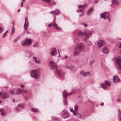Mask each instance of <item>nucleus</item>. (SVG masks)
<instances>
[{
	"label": "nucleus",
	"mask_w": 121,
	"mask_h": 121,
	"mask_svg": "<svg viewBox=\"0 0 121 121\" xmlns=\"http://www.w3.org/2000/svg\"><path fill=\"white\" fill-rule=\"evenodd\" d=\"M26 31L27 32V33H28V34H29V32L28 31L27 29H26Z\"/></svg>",
	"instance_id": "69168bd1"
},
{
	"label": "nucleus",
	"mask_w": 121,
	"mask_h": 121,
	"mask_svg": "<svg viewBox=\"0 0 121 121\" xmlns=\"http://www.w3.org/2000/svg\"><path fill=\"white\" fill-rule=\"evenodd\" d=\"M9 96V94L7 93L2 92H0V98L2 99H8Z\"/></svg>",
	"instance_id": "423d86ee"
},
{
	"label": "nucleus",
	"mask_w": 121,
	"mask_h": 121,
	"mask_svg": "<svg viewBox=\"0 0 121 121\" xmlns=\"http://www.w3.org/2000/svg\"><path fill=\"white\" fill-rule=\"evenodd\" d=\"M25 0H22V3L23 2H24L25 1Z\"/></svg>",
	"instance_id": "0e129e2a"
},
{
	"label": "nucleus",
	"mask_w": 121,
	"mask_h": 121,
	"mask_svg": "<svg viewBox=\"0 0 121 121\" xmlns=\"http://www.w3.org/2000/svg\"><path fill=\"white\" fill-rule=\"evenodd\" d=\"M65 90L63 92L62 94H63V102L65 105H66L67 104V97L68 95H70L72 93H65Z\"/></svg>",
	"instance_id": "0eeeda50"
},
{
	"label": "nucleus",
	"mask_w": 121,
	"mask_h": 121,
	"mask_svg": "<svg viewBox=\"0 0 121 121\" xmlns=\"http://www.w3.org/2000/svg\"><path fill=\"white\" fill-rule=\"evenodd\" d=\"M102 52L103 53L105 54H107L109 52V51L108 50V49L106 47H104L103 48L102 50Z\"/></svg>",
	"instance_id": "5701e85b"
},
{
	"label": "nucleus",
	"mask_w": 121,
	"mask_h": 121,
	"mask_svg": "<svg viewBox=\"0 0 121 121\" xmlns=\"http://www.w3.org/2000/svg\"><path fill=\"white\" fill-rule=\"evenodd\" d=\"M86 6V4H85L84 5H81V7L82 8L84 7L85 6Z\"/></svg>",
	"instance_id": "3c124183"
},
{
	"label": "nucleus",
	"mask_w": 121,
	"mask_h": 121,
	"mask_svg": "<svg viewBox=\"0 0 121 121\" xmlns=\"http://www.w3.org/2000/svg\"><path fill=\"white\" fill-rule=\"evenodd\" d=\"M79 11L80 12H82L83 11V10L82 9L79 10Z\"/></svg>",
	"instance_id": "052dcab7"
},
{
	"label": "nucleus",
	"mask_w": 121,
	"mask_h": 121,
	"mask_svg": "<svg viewBox=\"0 0 121 121\" xmlns=\"http://www.w3.org/2000/svg\"><path fill=\"white\" fill-rule=\"evenodd\" d=\"M20 37V36H17L15 39L13 40V41L14 43H16Z\"/></svg>",
	"instance_id": "f704fd0d"
},
{
	"label": "nucleus",
	"mask_w": 121,
	"mask_h": 121,
	"mask_svg": "<svg viewBox=\"0 0 121 121\" xmlns=\"http://www.w3.org/2000/svg\"><path fill=\"white\" fill-rule=\"evenodd\" d=\"M85 48L84 45L82 43L77 44L73 49V53L74 55L76 56L80 52L84 49Z\"/></svg>",
	"instance_id": "f257e3e1"
},
{
	"label": "nucleus",
	"mask_w": 121,
	"mask_h": 121,
	"mask_svg": "<svg viewBox=\"0 0 121 121\" xmlns=\"http://www.w3.org/2000/svg\"><path fill=\"white\" fill-rule=\"evenodd\" d=\"M51 54L52 56L55 55L57 53V50L56 49L54 48H52L51 51Z\"/></svg>",
	"instance_id": "6ab92c4d"
},
{
	"label": "nucleus",
	"mask_w": 121,
	"mask_h": 121,
	"mask_svg": "<svg viewBox=\"0 0 121 121\" xmlns=\"http://www.w3.org/2000/svg\"><path fill=\"white\" fill-rule=\"evenodd\" d=\"M11 23L13 25L12 26H13V27H14V26L15 25V21H13L12 22H11Z\"/></svg>",
	"instance_id": "37998d69"
},
{
	"label": "nucleus",
	"mask_w": 121,
	"mask_h": 121,
	"mask_svg": "<svg viewBox=\"0 0 121 121\" xmlns=\"http://www.w3.org/2000/svg\"><path fill=\"white\" fill-rule=\"evenodd\" d=\"M31 110L34 112H38V110L33 108H31Z\"/></svg>",
	"instance_id": "c9c22d12"
},
{
	"label": "nucleus",
	"mask_w": 121,
	"mask_h": 121,
	"mask_svg": "<svg viewBox=\"0 0 121 121\" xmlns=\"http://www.w3.org/2000/svg\"><path fill=\"white\" fill-rule=\"evenodd\" d=\"M100 104L101 106L103 105H104V103H101Z\"/></svg>",
	"instance_id": "5fc2aeb1"
},
{
	"label": "nucleus",
	"mask_w": 121,
	"mask_h": 121,
	"mask_svg": "<svg viewBox=\"0 0 121 121\" xmlns=\"http://www.w3.org/2000/svg\"><path fill=\"white\" fill-rule=\"evenodd\" d=\"M53 4H56V2H53Z\"/></svg>",
	"instance_id": "4d7b16f0"
},
{
	"label": "nucleus",
	"mask_w": 121,
	"mask_h": 121,
	"mask_svg": "<svg viewBox=\"0 0 121 121\" xmlns=\"http://www.w3.org/2000/svg\"><path fill=\"white\" fill-rule=\"evenodd\" d=\"M16 89V92H17V93H16L17 95L20 94H21L22 93V89L19 88H17Z\"/></svg>",
	"instance_id": "bb28decb"
},
{
	"label": "nucleus",
	"mask_w": 121,
	"mask_h": 121,
	"mask_svg": "<svg viewBox=\"0 0 121 121\" xmlns=\"http://www.w3.org/2000/svg\"><path fill=\"white\" fill-rule=\"evenodd\" d=\"M94 60H91L90 62V64L91 65H92L93 64L94 62Z\"/></svg>",
	"instance_id": "ea45409f"
},
{
	"label": "nucleus",
	"mask_w": 121,
	"mask_h": 121,
	"mask_svg": "<svg viewBox=\"0 0 121 121\" xmlns=\"http://www.w3.org/2000/svg\"><path fill=\"white\" fill-rule=\"evenodd\" d=\"M32 41L30 39H26L24 40L22 42V44L23 46L26 45L27 46H30L32 43Z\"/></svg>",
	"instance_id": "39448f33"
},
{
	"label": "nucleus",
	"mask_w": 121,
	"mask_h": 121,
	"mask_svg": "<svg viewBox=\"0 0 121 121\" xmlns=\"http://www.w3.org/2000/svg\"><path fill=\"white\" fill-rule=\"evenodd\" d=\"M40 74V71L38 69L32 70L30 71V75L31 77L36 79H38L39 78Z\"/></svg>",
	"instance_id": "7ed1b4c3"
},
{
	"label": "nucleus",
	"mask_w": 121,
	"mask_h": 121,
	"mask_svg": "<svg viewBox=\"0 0 121 121\" xmlns=\"http://www.w3.org/2000/svg\"><path fill=\"white\" fill-rule=\"evenodd\" d=\"M100 87H101L103 89H106L107 88V86L103 83H102L100 86Z\"/></svg>",
	"instance_id": "c756f323"
},
{
	"label": "nucleus",
	"mask_w": 121,
	"mask_h": 121,
	"mask_svg": "<svg viewBox=\"0 0 121 121\" xmlns=\"http://www.w3.org/2000/svg\"><path fill=\"white\" fill-rule=\"evenodd\" d=\"M79 10L78 9V10H77V12H79Z\"/></svg>",
	"instance_id": "774afa93"
},
{
	"label": "nucleus",
	"mask_w": 121,
	"mask_h": 121,
	"mask_svg": "<svg viewBox=\"0 0 121 121\" xmlns=\"http://www.w3.org/2000/svg\"><path fill=\"white\" fill-rule=\"evenodd\" d=\"M83 13H82L81 15H79V16H80V17H81V16H82V15H83Z\"/></svg>",
	"instance_id": "680f3d73"
},
{
	"label": "nucleus",
	"mask_w": 121,
	"mask_h": 121,
	"mask_svg": "<svg viewBox=\"0 0 121 121\" xmlns=\"http://www.w3.org/2000/svg\"><path fill=\"white\" fill-rule=\"evenodd\" d=\"M39 43L38 42H36L34 44L33 47L34 48H38L39 47Z\"/></svg>",
	"instance_id": "72a5a7b5"
},
{
	"label": "nucleus",
	"mask_w": 121,
	"mask_h": 121,
	"mask_svg": "<svg viewBox=\"0 0 121 121\" xmlns=\"http://www.w3.org/2000/svg\"><path fill=\"white\" fill-rule=\"evenodd\" d=\"M53 16L54 17V18L53 20V21L52 22V23H55V20H56V17L54 15H53Z\"/></svg>",
	"instance_id": "4c0bfd02"
},
{
	"label": "nucleus",
	"mask_w": 121,
	"mask_h": 121,
	"mask_svg": "<svg viewBox=\"0 0 121 121\" xmlns=\"http://www.w3.org/2000/svg\"><path fill=\"white\" fill-rule=\"evenodd\" d=\"M89 30H87L86 31V32L85 33H83L81 31H80L78 32V36L79 37H82L84 36V35H86V33Z\"/></svg>",
	"instance_id": "aec40b11"
},
{
	"label": "nucleus",
	"mask_w": 121,
	"mask_h": 121,
	"mask_svg": "<svg viewBox=\"0 0 121 121\" xmlns=\"http://www.w3.org/2000/svg\"><path fill=\"white\" fill-rule=\"evenodd\" d=\"M52 26V24H48V27H51Z\"/></svg>",
	"instance_id": "603ef678"
},
{
	"label": "nucleus",
	"mask_w": 121,
	"mask_h": 121,
	"mask_svg": "<svg viewBox=\"0 0 121 121\" xmlns=\"http://www.w3.org/2000/svg\"><path fill=\"white\" fill-rule=\"evenodd\" d=\"M112 1L114 5H117L118 2L117 0H112Z\"/></svg>",
	"instance_id": "2f4dec72"
},
{
	"label": "nucleus",
	"mask_w": 121,
	"mask_h": 121,
	"mask_svg": "<svg viewBox=\"0 0 121 121\" xmlns=\"http://www.w3.org/2000/svg\"><path fill=\"white\" fill-rule=\"evenodd\" d=\"M93 7H91L88 10L87 14V15H89L90 13H91L93 11Z\"/></svg>",
	"instance_id": "cd10ccee"
},
{
	"label": "nucleus",
	"mask_w": 121,
	"mask_h": 121,
	"mask_svg": "<svg viewBox=\"0 0 121 121\" xmlns=\"http://www.w3.org/2000/svg\"><path fill=\"white\" fill-rule=\"evenodd\" d=\"M16 93H17L16 92V89H13L11 90L9 92V94H10L12 95H17Z\"/></svg>",
	"instance_id": "a878e982"
},
{
	"label": "nucleus",
	"mask_w": 121,
	"mask_h": 121,
	"mask_svg": "<svg viewBox=\"0 0 121 121\" xmlns=\"http://www.w3.org/2000/svg\"><path fill=\"white\" fill-rule=\"evenodd\" d=\"M25 23H24V27L25 29H27L28 28L29 23L28 21V18L26 17L25 18Z\"/></svg>",
	"instance_id": "9b49d317"
},
{
	"label": "nucleus",
	"mask_w": 121,
	"mask_h": 121,
	"mask_svg": "<svg viewBox=\"0 0 121 121\" xmlns=\"http://www.w3.org/2000/svg\"><path fill=\"white\" fill-rule=\"evenodd\" d=\"M8 30L5 33H4V34L3 35V38H4L5 37V36L6 35V33L8 32Z\"/></svg>",
	"instance_id": "58836bf2"
},
{
	"label": "nucleus",
	"mask_w": 121,
	"mask_h": 121,
	"mask_svg": "<svg viewBox=\"0 0 121 121\" xmlns=\"http://www.w3.org/2000/svg\"><path fill=\"white\" fill-rule=\"evenodd\" d=\"M113 80L114 82L115 83L120 82L121 81L120 79L116 75L113 76Z\"/></svg>",
	"instance_id": "2eb2a0df"
},
{
	"label": "nucleus",
	"mask_w": 121,
	"mask_h": 121,
	"mask_svg": "<svg viewBox=\"0 0 121 121\" xmlns=\"http://www.w3.org/2000/svg\"><path fill=\"white\" fill-rule=\"evenodd\" d=\"M50 13L52 14H54L55 15H57L60 13V12L59 9H56L55 11H51L50 12Z\"/></svg>",
	"instance_id": "f3484780"
},
{
	"label": "nucleus",
	"mask_w": 121,
	"mask_h": 121,
	"mask_svg": "<svg viewBox=\"0 0 121 121\" xmlns=\"http://www.w3.org/2000/svg\"><path fill=\"white\" fill-rule=\"evenodd\" d=\"M50 68L51 69H56V73L59 76H62V73L60 70L59 69V67L52 61H51L49 63Z\"/></svg>",
	"instance_id": "f03ea898"
},
{
	"label": "nucleus",
	"mask_w": 121,
	"mask_h": 121,
	"mask_svg": "<svg viewBox=\"0 0 121 121\" xmlns=\"http://www.w3.org/2000/svg\"><path fill=\"white\" fill-rule=\"evenodd\" d=\"M74 109L75 111H78V106L76 105L74 107Z\"/></svg>",
	"instance_id": "e433bc0d"
},
{
	"label": "nucleus",
	"mask_w": 121,
	"mask_h": 121,
	"mask_svg": "<svg viewBox=\"0 0 121 121\" xmlns=\"http://www.w3.org/2000/svg\"><path fill=\"white\" fill-rule=\"evenodd\" d=\"M12 101L13 102H14L15 101V100L14 99H12Z\"/></svg>",
	"instance_id": "bf43d9fd"
},
{
	"label": "nucleus",
	"mask_w": 121,
	"mask_h": 121,
	"mask_svg": "<svg viewBox=\"0 0 121 121\" xmlns=\"http://www.w3.org/2000/svg\"><path fill=\"white\" fill-rule=\"evenodd\" d=\"M73 115L76 116L78 118H80L81 117V114L78 111H74L73 113Z\"/></svg>",
	"instance_id": "412c9836"
},
{
	"label": "nucleus",
	"mask_w": 121,
	"mask_h": 121,
	"mask_svg": "<svg viewBox=\"0 0 121 121\" xmlns=\"http://www.w3.org/2000/svg\"><path fill=\"white\" fill-rule=\"evenodd\" d=\"M52 24L56 30L60 31L62 30V28L61 27H59L55 23H54Z\"/></svg>",
	"instance_id": "dca6fc26"
},
{
	"label": "nucleus",
	"mask_w": 121,
	"mask_h": 121,
	"mask_svg": "<svg viewBox=\"0 0 121 121\" xmlns=\"http://www.w3.org/2000/svg\"><path fill=\"white\" fill-rule=\"evenodd\" d=\"M3 30V28L2 27H0V33Z\"/></svg>",
	"instance_id": "c03bdc74"
},
{
	"label": "nucleus",
	"mask_w": 121,
	"mask_h": 121,
	"mask_svg": "<svg viewBox=\"0 0 121 121\" xmlns=\"http://www.w3.org/2000/svg\"><path fill=\"white\" fill-rule=\"evenodd\" d=\"M3 100V99H2L1 98V99H0V103H1L2 102V101Z\"/></svg>",
	"instance_id": "6e6d98bb"
},
{
	"label": "nucleus",
	"mask_w": 121,
	"mask_h": 121,
	"mask_svg": "<svg viewBox=\"0 0 121 121\" xmlns=\"http://www.w3.org/2000/svg\"><path fill=\"white\" fill-rule=\"evenodd\" d=\"M104 82L106 85L108 86H110L111 84V82L107 80H105Z\"/></svg>",
	"instance_id": "c85d7f7f"
},
{
	"label": "nucleus",
	"mask_w": 121,
	"mask_h": 121,
	"mask_svg": "<svg viewBox=\"0 0 121 121\" xmlns=\"http://www.w3.org/2000/svg\"><path fill=\"white\" fill-rule=\"evenodd\" d=\"M52 119L54 120H56L57 119V118L56 117H52Z\"/></svg>",
	"instance_id": "a19ab883"
},
{
	"label": "nucleus",
	"mask_w": 121,
	"mask_h": 121,
	"mask_svg": "<svg viewBox=\"0 0 121 121\" xmlns=\"http://www.w3.org/2000/svg\"><path fill=\"white\" fill-rule=\"evenodd\" d=\"M98 0L95 1V3H96L98 2Z\"/></svg>",
	"instance_id": "13d9d810"
},
{
	"label": "nucleus",
	"mask_w": 121,
	"mask_h": 121,
	"mask_svg": "<svg viewBox=\"0 0 121 121\" xmlns=\"http://www.w3.org/2000/svg\"><path fill=\"white\" fill-rule=\"evenodd\" d=\"M119 43L120 44L119 45V47L120 48H121V42H120Z\"/></svg>",
	"instance_id": "8fccbe9b"
},
{
	"label": "nucleus",
	"mask_w": 121,
	"mask_h": 121,
	"mask_svg": "<svg viewBox=\"0 0 121 121\" xmlns=\"http://www.w3.org/2000/svg\"><path fill=\"white\" fill-rule=\"evenodd\" d=\"M67 56L66 55H65V56L64 58H63L64 59H65L66 58H67Z\"/></svg>",
	"instance_id": "864d4df0"
},
{
	"label": "nucleus",
	"mask_w": 121,
	"mask_h": 121,
	"mask_svg": "<svg viewBox=\"0 0 121 121\" xmlns=\"http://www.w3.org/2000/svg\"><path fill=\"white\" fill-rule=\"evenodd\" d=\"M61 116L63 118H67L70 116L69 114L65 110H64L62 112Z\"/></svg>",
	"instance_id": "1a4fd4ad"
},
{
	"label": "nucleus",
	"mask_w": 121,
	"mask_h": 121,
	"mask_svg": "<svg viewBox=\"0 0 121 121\" xmlns=\"http://www.w3.org/2000/svg\"><path fill=\"white\" fill-rule=\"evenodd\" d=\"M115 60L118 65V68L121 70V57L118 56L115 57Z\"/></svg>",
	"instance_id": "6e6552de"
},
{
	"label": "nucleus",
	"mask_w": 121,
	"mask_h": 121,
	"mask_svg": "<svg viewBox=\"0 0 121 121\" xmlns=\"http://www.w3.org/2000/svg\"><path fill=\"white\" fill-rule=\"evenodd\" d=\"M86 33V36L85 39V41L86 42L87 44L90 46L92 45V43L91 41L87 40L91 36L92 32L91 31L89 30L87 31Z\"/></svg>",
	"instance_id": "20e7f679"
},
{
	"label": "nucleus",
	"mask_w": 121,
	"mask_h": 121,
	"mask_svg": "<svg viewBox=\"0 0 121 121\" xmlns=\"http://www.w3.org/2000/svg\"><path fill=\"white\" fill-rule=\"evenodd\" d=\"M20 87L22 88H24V86L23 85H20Z\"/></svg>",
	"instance_id": "49530a36"
},
{
	"label": "nucleus",
	"mask_w": 121,
	"mask_h": 121,
	"mask_svg": "<svg viewBox=\"0 0 121 121\" xmlns=\"http://www.w3.org/2000/svg\"><path fill=\"white\" fill-rule=\"evenodd\" d=\"M80 74L81 75L84 77L90 76L91 75L90 73V72H86L83 71H82L80 72Z\"/></svg>",
	"instance_id": "4468645a"
},
{
	"label": "nucleus",
	"mask_w": 121,
	"mask_h": 121,
	"mask_svg": "<svg viewBox=\"0 0 121 121\" xmlns=\"http://www.w3.org/2000/svg\"><path fill=\"white\" fill-rule=\"evenodd\" d=\"M119 112L118 114V119L119 121H121V111H120L119 109H118Z\"/></svg>",
	"instance_id": "7c9ffc66"
},
{
	"label": "nucleus",
	"mask_w": 121,
	"mask_h": 121,
	"mask_svg": "<svg viewBox=\"0 0 121 121\" xmlns=\"http://www.w3.org/2000/svg\"><path fill=\"white\" fill-rule=\"evenodd\" d=\"M20 11V9H19L18 10V11H17V12L18 13Z\"/></svg>",
	"instance_id": "338daca9"
},
{
	"label": "nucleus",
	"mask_w": 121,
	"mask_h": 121,
	"mask_svg": "<svg viewBox=\"0 0 121 121\" xmlns=\"http://www.w3.org/2000/svg\"><path fill=\"white\" fill-rule=\"evenodd\" d=\"M24 108V106L23 104H18L17 108H16V110L17 111H19Z\"/></svg>",
	"instance_id": "a211bd4d"
},
{
	"label": "nucleus",
	"mask_w": 121,
	"mask_h": 121,
	"mask_svg": "<svg viewBox=\"0 0 121 121\" xmlns=\"http://www.w3.org/2000/svg\"><path fill=\"white\" fill-rule=\"evenodd\" d=\"M23 3H22V2L21 4V7H23Z\"/></svg>",
	"instance_id": "de8ad7c7"
},
{
	"label": "nucleus",
	"mask_w": 121,
	"mask_h": 121,
	"mask_svg": "<svg viewBox=\"0 0 121 121\" xmlns=\"http://www.w3.org/2000/svg\"><path fill=\"white\" fill-rule=\"evenodd\" d=\"M34 53L31 52H26V56L28 57H30L34 55Z\"/></svg>",
	"instance_id": "393cba45"
},
{
	"label": "nucleus",
	"mask_w": 121,
	"mask_h": 121,
	"mask_svg": "<svg viewBox=\"0 0 121 121\" xmlns=\"http://www.w3.org/2000/svg\"><path fill=\"white\" fill-rule=\"evenodd\" d=\"M81 7V5H80L78 6V8H80Z\"/></svg>",
	"instance_id": "e2e57ef3"
},
{
	"label": "nucleus",
	"mask_w": 121,
	"mask_h": 121,
	"mask_svg": "<svg viewBox=\"0 0 121 121\" xmlns=\"http://www.w3.org/2000/svg\"><path fill=\"white\" fill-rule=\"evenodd\" d=\"M25 23H24V27L25 29H27L28 28L29 23L28 21V18L26 17L25 18Z\"/></svg>",
	"instance_id": "f8f14e48"
},
{
	"label": "nucleus",
	"mask_w": 121,
	"mask_h": 121,
	"mask_svg": "<svg viewBox=\"0 0 121 121\" xmlns=\"http://www.w3.org/2000/svg\"><path fill=\"white\" fill-rule=\"evenodd\" d=\"M15 28L13 26H12V30L11 32V35H13L15 32Z\"/></svg>",
	"instance_id": "473e14b6"
},
{
	"label": "nucleus",
	"mask_w": 121,
	"mask_h": 121,
	"mask_svg": "<svg viewBox=\"0 0 121 121\" xmlns=\"http://www.w3.org/2000/svg\"><path fill=\"white\" fill-rule=\"evenodd\" d=\"M107 12H104V13H102L100 15V17L101 18H103L104 19H107L108 17L109 14L107 15Z\"/></svg>",
	"instance_id": "9d476101"
},
{
	"label": "nucleus",
	"mask_w": 121,
	"mask_h": 121,
	"mask_svg": "<svg viewBox=\"0 0 121 121\" xmlns=\"http://www.w3.org/2000/svg\"><path fill=\"white\" fill-rule=\"evenodd\" d=\"M81 24H83L84 25V26H85V27H86L87 26H88V25H87V24H86L85 23H81Z\"/></svg>",
	"instance_id": "a18cd8bd"
},
{
	"label": "nucleus",
	"mask_w": 121,
	"mask_h": 121,
	"mask_svg": "<svg viewBox=\"0 0 121 121\" xmlns=\"http://www.w3.org/2000/svg\"><path fill=\"white\" fill-rule=\"evenodd\" d=\"M33 59L34 61L36 63L39 64L40 63V61L38 58L35 56H33Z\"/></svg>",
	"instance_id": "b1692460"
},
{
	"label": "nucleus",
	"mask_w": 121,
	"mask_h": 121,
	"mask_svg": "<svg viewBox=\"0 0 121 121\" xmlns=\"http://www.w3.org/2000/svg\"><path fill=\"white\" fill-rule=\"evenodd\" d=\"M69 110L71 112H74V111H74V110L72 108H70V109H69Z\"/></svg>",
	"instance_id": "79ce46f5"
},
{
	"label": "nucleus",
	"mask_w": 121,
	"mask_h": 121,
	"mask_svg": "<svg viewBox=\"0 0 121 121\" xmlns=\"http://www.w3.org/2000/svg\"><path fill=\"white\" fill-rule=\"evenodd\" d=\"M105 42L104 40H99L98 43V45L99 48H100L105 44Z\"/></svg>",
	"instance_id": "ddd939ff"
},
{
	"label": "nucleus",
	"mask_w": 121,
	"mask_h": 121,
	"mask_svg": "<svg viewBox=\"0 0 121 121\" xmlns=\"http://www.w3.org/2000/svg\"><path fill=\"white\" fill-rule=\"evenodd\" d=\"M26 9L28 10H29L30 9V7L29 6H26Z\"/></svg>",
	"instance_id": "09e8293b"
},
{
	"label": "nucleus",
	"mask_w": 121,
	"mask_h": 121,
	"mask_svg": "<svg viewBox=\"0 0 121 121\" xmlns=\"http://www.w3.org/2000/svg\"><path fill=\"white\" fill-rule=\"evenodd\" d=\"M0 114L2 116H4L6 115V112L3 108H0Z\"/></svg>",
	"instance_id": "4be33fe9"
}]
</instances>
